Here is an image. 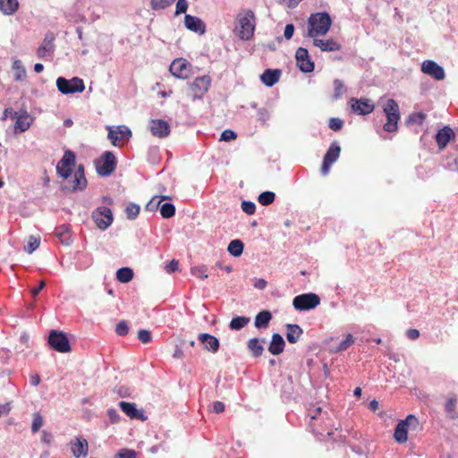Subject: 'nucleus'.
Returning <instances> with one entry per match:
<instances>
[{
	"label": "nucleus",
	"mask_w": 458,
	"mask_h": 458,
	"mask_svg": "<svg viewBox=\"0 0 458 458\" xmlns=\"http://www.w3.org/2000/svg\"><path fill=\"white\" fill-rule=\"evenodd\" d=\"M383 111L386 116V122L383 126L384 131L394 132L398 130V122L401 119L400 108L397 102L389 98L383 106Z\"/></svg>",
	"instance_id": "f257e3e1"
},
{
	"label": "nucleus",
	"mask_w": 458,
	"mask_h": 458,
	"mask_svg": "<svg viewBox=\"0 0 458 458\" xmlns=\"http://www.w3.org/2000/svg\"><path fill=\"white\" fill-rule=\"evenodd\" d=\"M211 84V79L208 75L197 77L192 82L188 84V97L195 101L200 99L208 92Z\"/></svg>",
	"instance_id": "f03ea898"
},
{
	"label": "nucleus",
	"mask_w": 458,
	"mask_h": 458,
	"mask_svg": "<svg viewBox=\"0 0 458 458\" xmlns=\"http://www.w3.org/2000/svg\"><path fill=\"white\" fill-rule=\"evenodd\" d=\"M328 30H308L307 37L313 39V45L322 51H336L341 48L340 44L332 38H326Z\"/></svg>",
	"instance_id": "7ed1b4c3"
},
{
	"label": "nucleus",
	"mask_w": 458,
	"mask_h": 458,
	"mask_svg": "<svg viewBox=\"0 0 458 458\" xmlns=\"http://www.w3.org/2000/svg\"><path fill=\"white\" fill-rule=\"evenodd\" d=\"M418 427V419L412 414L408 415L405 420L396 425L394 434V440L399 444L405 443L408 440V429H416Z\"/></svg>",
	"instance_id": "20e7f679"
},
{
	"label": "nucleus",
	"mask_w": 458,
	"mask_h": 458,
	"mask_svg": "<svg viewBox=\"0 0 458 458\" xmlns=\"http://www.w3.org/2000/svg\"><path fill=\"white\" fill-rule=\"evenodd\" d=\"M56 87L58 90L64 95L81 93L85 89V84L82 79L73 77L71 80H67L64 77H59L56 80Z\"/></svg>",
	"instance_id": "39448f33"
},
{
	"label": "nucleus",
	"mask_w": 458,
	"mask_h": 458,
	"mask_svg": "<svg viewBox=\"0 0 458 458\" xmlns=\"http://www.w3.org/2000/svg\"><path fill=\"white\" fill-rule=\"evenodd\" d=\"M96 170L101 176L110 175L116 167V158L110 151H106L98 160L95 161Z\"/></svg>",
	"instance_id": "423d86ee"
},
{
	"label": "nucleus",
	"mask_w": 458,
	"mask_h": 458,
	"mask_svg": "<svg viewBox=\"0 0 458 458\" xmlns=\"http://www.w3.org/2000/svg\"><path fill=\"white\" fill-rule=\"evenodd\" d=\"M75 166V155L71 150H66L56 165V172L60 177L68 180Z\"/></svg>",
	"instance_id": "0eeeda50"
},
{
	"label": "nucleus",
	"mask_w": 458,
	"mask_h": 458,
	"mask_svg": "<svg viewBox=\"0 0 458 458\" xmlns=\"http://www.w3.org/2000/svg\"><path fill=\"white\" fill-rule=\"evenodd\" d=\"M320 303V298L316 293H303L294 297L293 305L297 310H309Z\"/></svg>",
	"instance_id": "6e6552de"
},
{
	"label": "nucleus",
	"mask_w": 458,
	"mask_h": 458,
	"mask_svg": "<svg viewBox=\"0 0 458 458\" xmlns=\"http://www.w3.org/2000/svg\"><path fill=\"white\" fill-rule=\"evenodd\" d=\"M92 219L98 229L106 230L113 223L114 217L109 208L99 207L92 212Z\"/></svg>",
	"instance_id": "1a4fd4ad"
},
{
	"label": "nucleus",
	"mask_w": 458,
	"mask_h": 458,
	"mask_svg": "<svg viewBox=\"0 0 458 458\" xmlns=\"http://www.w3.org/2000/svg\"><path fill=\"white\" fill-rule=\"evenodd\" d=\"M48 344L59 352H69L71 351L69 340L62 331L52 330L48 336Z\"/></svg>",
	"instance_id": "9d476101"
},
{
	"label": "nucleus",
	"mask_w": 458,
	"mask_h": 458,
	"mask_svg": "<svg viewBox=\"0 0 458 458\" xmlns=\"http://www.w3.org/2000/svg\"><path fill=\"white\" fill-rule=\"evenodd\" d=\"M169 71L173 76L186 80L191 75V64L184 58H177L170 64Z\"/></svg>",
	"instance_id": "9b49d317"
},
{
	"label": "nucleus",
	"mask_w": 458,
	"mask_h": 458,
	"mask_svg": "<svg viewBox=\"0 0 458 458\" xmlns=\"http://www.w3.org/2000/svg\"><path fill=\"white\" fill-rule=\"evenodd\" d=\"M350 107L354 114L360 115H366L374 111L375 105L371 99L369 98H352L349 101Z\"/></svg>",
	"instance_id": "f8f14e48"
},
{
	"label": "nucleus",
	"mask_w": 458,
	"mask_h": 458,
	"mask_svg": "<svg viewBox=\"0 0 458 458\" xmlns=\"http://www.w3.org/2000/svg\"><path fill=\"white\" fill-rule=\"evenodd\" d=\"M341 152V148L335 142L332 143L327 149L323 158L321 166L322 174L326 175L328 174L331 165L338 159Z\"/></svg>",
	"instance_id": "ddd939ff"
},
{
	"label": "nucleus",
	"mask_w": 458,
	"mask_h": 458,
	"mask_svg": "<svg viewBox=\"0 0 458 458\" xmlns=\"http://www.w3.org/2000/svg\"><path fill=\"white\" fill-rule=\"evenodd\" d=\"M131 136V130L124 125L117 126L114 130L108 128V139L115 147L123 145Z\"/></svg>",
	"instance_id": "4468645a"
},
{
	"label": "nucleus",
	"mask_w": 458,
	"mask_h": 458,
	"mask_svg": "<svg viewBox=\"0 0 458 458\" xmlns=\"http://www.w3.org/2000/svg\"><path fill=\"white\" fill-rule=\"evenodd\" d=\"M297 66L303 72H311L314 70V63L310 60L308 50L299 47L295 53Z\"/></svg>",
	"instance_id": "2eb2a0df"
},
{
	"label": "nucleus",
	"mask_w": 458,
	"mask_h": 458,
	"mask_svg": "<svg viewBox=\"0 0 458 458\" xmlns=\"http://www.w3.org/2000/svg\"><path fill=\"white\" fill-rule=\"evenodd\" d=\"M331 18L327 13H317L311 14L309 19V29L325 30L330 29Z\"/></svg>",
	"instance_id": "dca6fc26"
},
{
	"label": "nucleus",
	"mask_w": 458,
	"mask_h": 458,
	"mask_svg": "<svg viewBox=\"0 0 458 458\" xmlns=\"http://www.w3.org/2000/svg\"><path fill=\"white\" fill-rule=\"evenodd\" d=\"M13 119L16 120L14 124L15 132L26 131L29 130L34 120L26 110L20 113H13Z\"/></svg>",
	"instance_id": "f3484780"
},
{
	"label": "nucleus",
	"mask_w": 458,
	"mask_h": 458,
	"mask_svg": "<svg viewBox=\"0 0 458 458\" xmlns=\"http://www.w3.org/2000/svg\"><path fill=\"white\" fill-rule=\"evenodd\" d=\"M149 130L153 136L157 138L167 137L171 132L169 123L162 119H153L149 123Z\"/></svg>",
	"instance_id": "a211bd4d"
},
{
	"label": "nucleus",
	"mask_w": 458,
	"mask_h": 458,
	"mask_svg": "<svg viewBox=\"0 0 458 458\" xmlns=\"http://www.w3.org/2000/svg\"><path fill=\"white\" fill-rule=\"evenodd\" d=\"M71 451L75 458H86L89 452V445L86 439L76 437L70 442Z\"/></svg>",
	"instance_id": "6ab92c4d"
},
{
	"label": "nucleus",
	"mask_w": 458,
	"mask_h": 458,
	"mask_svg": "<svg viewBox=\"0 0 458 458\" xmlns=\"http://www.w3.org/2000/svg\"><path fill=\"white\" fill-rule=\"evenodd\" d=\"M421 71L436 80H443L445 78L444 69L434 61H424L421 65Z\"/></svg>",
	"instance_id": "aec40b11"
},
{
	"label": "nucleus",
	"mask_w": 458,
	"mask_h": 458,
	"mask_svg": "<svg viewBox=\"0 0 458 458\" xmlns=\"http://www.w3.org/2000/svg\"><path fill=\"white\" fill-rule=\"evenodd\" d=\"M119 407L131 420L136 419L141 421L147 420V417L144 415L143 411L138 410L136 404L133 403L122 401L119 403Z\"/></svg>",
	"instance_id": "412c9836"
},
{
	"label": "nucleus",
	"mask_w": 458,
	"mask_h": 458,
	"mask_svg": "<svg viewBox=\"0 0 458 458\" xmlns=\"http://www.w3.org/2000/svg\"><path fill=\"white\" fill-rule=\"evenodd\" d=\"M55 36L53 33H47L45 36V38L40 45V47L38 48L37 55L38 58H45L47 56H49L53 54L55 49L54 45Z\"/></svg>",
	"instance_id": "4be33fe9"
},
{
	"label": "nucleus",
	"mask_w": 458,
	"mask_h": 458,
	"mask_svg": "<svg viewBox=\"0 0 458 458\" xmlns=\"http://www.w3.org/2000/svg\"><path fill=\"white\" fill-rule=\"evenodd\" d=\"M454 136L455 134L451 127L445 126L440 129L436 134V141L439 149H444Z\"/></svg>",
	"instance_id": "5701e85b"
},
{
	"label": "nucleus",
	"mask_w": 458,
	"mask_h": 458,
	"mask_svg": "<svg viewBox=\"0 0 458 458\" xmlns=\"http://www.w3.org/2000/svg\"><path fill=\"white\" fill-rule=\"evenodd\" d=\"M87 186V180L84 175V167L80 165L74 172L72 185L69 189L72 191L84 190Z\"/></svg>",
	"instance_id": "b1692460"
},
{
	"label": "nucleus",
	"mask_w": 458,
	"mask_h": 458,
	"mask_svg": "<svg viewBox=\"0 0 458 458\" xmlns=\"http://www.w3.org/2000/svg\"><path fill=\"white\" fill-rule=\"evenodd\" d=\"M237 23L241 29H255L256 21L254 13L250 10L240 13L237 16Z\"/></svg>",
	"instance_id": "393cba45"
},
{
	"label": "nucleus",
	"mask_w": 458,
	"mask_h": 458,
	"mask_svg": "<svg viewBox=\"0 0 458 458\" xmlns=\"http://www.w3.org/2000/svg\"><path fill=\"white\" fill-rule=\"evenodd\" d=\"M281 74L282 72L279 69H267L261 74L260 81L267 87H272L278 82Z\"/></svg>",
	"instance_id": "a878e982"
},
{
	"label": "nucleus",
	"mask_w": 458,
	"mask_h": 458,
	"mask_svg": "<svg viewBox=\"0 0 458 458\" xmlns=\"http://www.w3.org/2000/svg\"><path fill=\"white\" fill-rule=\"evenodd\" d=\"M284 346L285 343L282 335L278 333L273 334L268 352L273 355H279L284 352Z\"/></svg>",
	"instance_id": "bb28decb"
},
{
	"label": "nucleus",
	"mask_w": 458,
	"mask_h": 458,
	"mask_svg": "<svg viewBox=\"0 0 458 458\" xmlns=\"http://www.w3.org/2000/svg\"><path fill=\"white\" fill-rule=\"evenodd\" d=\"M199 340L205 345V348L209 352H216L219 349V341L214 335L202 333L199 335Z\"/></svg>",
	"instance_id": "cd10ccee"
},
{
	"label": "nucleus",
	"mask_w": 458,
	"mask_h": 458,
	"mask_svg": "<svg viewBox=\"0 0 458 458\" xmlns=\"http://www.w3.org/2000/svg\"><path fill=\"white\" fill-rule=\"evenodd\" d=\"M303 334L302 328L297 324L286 325V339L290 344H296L301 335Z\"/></svg>",
	"instance_id": "c85d7f7f"
},
{
	"label": "nucleus",
	"mask_w": 458,
	"mask_h": 458,
	"mask_svg": "<svg viewBox=\"0 0 458 458\" xmlns=\"http://www.w3.org/2000/svg\"><path fill=\"white\" fill-rule=\"evenodd\" d=\"M55 235L64 245H70L72 242L70 228L66 225L57 226L55 230Z\"/></svg>",
	"instance_id": "c756f323"
},
{
	"label": "nucleus",
	"mask_w": 458,
	"mask_h": 458,
	"mask_svg": "<svg viewBox=\"0 0 458 458\" xmlns=\"http://www.w3.org/2000/svg\"><path fill=\"white\" fill-rule=\"evenodd\" d=\"M265 342H266V340L264 338L263 339L251 338L248 341V343H247L248 349L250 350V352H251V354L254 357H259L262 355V353L264 352V347L262 345V343H265Z\"/></svg>",
	"instance_id": "7c9ffc66"
},
{
	"label": "nucleus",
	"mask_w": 458,
	"mask_h": 458,
	"mask_svg": "<svg viewBox=\"0 0 458 458\" xmlns=\"http://www.w3.org/2000/svg\"><path fill=\"white\" fill-rule=\"evenodd\" d=\"M456 403V395L453 394L448 397L445 403V411L447 413L448 417L453 420L458 418V413L455 411Z\"/></svg>",
	"instance_id": "2f4dec72"
},
{
	"label": "nucleus",
	"mask_w": 458,
	"mask_h": 458,
	"mask_svg": "<svg viewBox=\"0 0 458 458\" xmlns=\"http://www.w3.org/2000/svg\"><path fill=\"white\" fill-rule=\"evenodd\" d=\"M272 319L271 312L268 310H263L257 314L255 317V327L258 328L267 327Z\"/></svg>",
	"instance_id": "473e14b6"
},
{
	"label": "nucleus",
	"mask_w": 458,
	"mask_h": 458,
	"mask_svg": "<svg viewBox=\"0 0 458 458\" xmlns=\"http://www.w3.org/2000/svg\"><path fill=\"white\" fill-rule=\"evenodd\" d=\"M322 410L320 407H317L315 409H310L309 410V416L310 419V421L309 422V427L312 430L313 433L316 435H323V432L319 431L315 424V420L318 419V417L321 416Z\"/></svg>",
	"instance_id": "72a5a7b5"
},
{
	"label": "nucleus",
	"mask_w": 458,
	"mask_h": 458,
	"mask_svg": "<svg viewBox=\"0 0 458 458\" xmlns=\"http://www.w3.org/2000/svg\"><path fill=\"white\" fill-rule=\"evenodd\" d=\"M19 7L18 0H0V10L4 14L14 13Z\"/></svg>",
	"instance_id": "f704fd0d"
},
{
	"label": "nucleus",
	"mask_w": 458,
	"mask_h": 458,
	"mask_svg": "<svg viewBox=\"0 0 458 458\" xmlns=\"http://www.w3.org/2000/svg\"><path fill=\"white\" fill-rule=\"evenodd\" d=\"M16 81H22L26 78V70L21 60H14L12 65Z\"/></svg>",
	"instance_id": "c9c22d12"
},
{
	"label": "nucleus",
	"mask_w": 458,
	"mask_h": 458,
	"mask_svg": "<svg viewBox=\"0 0 458 458\" xmlns=\"http://www.w3.org/2000/svg\"><path fill=\"white\" fill-rule=\"evenodd\" d=\"M184 24L187 29H205L206 27L199 18L189 14L185 15Z\"/></svg>",
	"instance_id": "e433bc0d"
},
{
	"label": "nucleus",
	"mask_w": 458,
	"mask_h": 458,
	"mask_svg": "<svg viewBox=\"0 0 458 458\" xmlns=\"http://www.w3.org/2000/svg\"><path fill=\"white\" fill-rule=\"evenodd\" d=\"M243 242L241 241V240H233L228 247H227V250L228 252L233 255V257H239L242 255V251H243Z\"/></svg>",
	"instance_id": "4c0bfd02"
},
{
	"label": "nucleus",
	"mask_w": 458,
	"mask_h": 458,
	"mask_svg": "<svg viewBox=\"0 0 458 458\" xmlns=\"http://www.w3.org/2000/svg\"><path fill=\"white\" fill-rule=\"evenodd\" d=\"M133 277V271L130 267L119 268L116 272V278L121 283H128Z\"/></svg>",
	"instance_id": "58836bf2"
},
{
	"label": "nucleus",
	"mask_w": 458,
	"mask_h": 458,
	"mask_svg": "<svg viewBox=\"0 0 458 458\" xmlns=\"http://www.w3.org/2000/svg\"><path fill=\"white\" fill-rule=\"evenodd\" d=\"M250 322V318L247 317H235L230 321L229 327L233 330H241Z\"/></svg>",
	"instance_id": "ea45409f"
},
{
	"label": "nucleus",
	"mask_w": 458,
	"mask_h": 458,
	"mask_svg": "<svg viewBox=\"0 0 458 458\" xmlns=\"http://www.w3.org/2000/svg\"><path fill=\"white\" fill-rule=\"evenodd\" d=\"M170 199L168 196H154L147 204H146V210L148 211H155L158 208H160L161 202L165 199Z\"/></svg>",
	"instance_id": "a19ab883"
},
{
	"label": "nucleus",
	"mask_w": 458,
	"mask_h": 458,
	"mask_svg": "<svg viewBox=\"0 0 458 458\" xmlns=\"http://www.w3.org/2000/svg\"><path fill=\"white\" fill-rule=\"evenodd\" d=\"M276 195L272 191H264L259 194L258 200L262 206H268L275 201Z\"/></svg>",
	"instance_id": "79ce46f5"
},
{
	"label": "nucleus",
	"mask_w": 458,
	"mask_h": 458,
	"mask_svg": "<svg viewBox=\"0 0 458 458\" xmlns=\"http://www.w3.org/2000/svg\"><path fill=\"white\" fill-rule=\"evenodd\" d=\"M160 214L164 218H170L175 214V207L172 203H164L160 206Z\"/></svg>",
	"instance_id": "37998d69"
},
{
	"label": "nucleus",
	"mask_w": 458,
	"mask_h": 458,
	"mask_svg": "<svg viewBox=\"0 0 458 458\" xmlns=\"http://www.w3.org/2000/svg\"><path fill=\"white\" fill-rule=\"evenodd\" d=\"M354 343V337L352 334H348L344 340H343L335 349V352L345 351Z\"/></svg>",
	"instance_id": "c03bdc74"
},
{
	"label": "nucleus",
	"mask_w": 458,
	"mask_h": 458,
	"mask_svg": "<svg viewBox=\"0 0 458 458\" xmlns=\"http://www.w3.org/2000/svg\"><path fill=\"white\" fill-rule=\"evenodd\" d=\"M140 210V208L139 205L135 203H129L125 208L127 218L135 219L138 216Z\"/></svg>",
	"instance_id": "a18cd8bd"
},
{
	"label": "nucleus",
	"mask_w": 458,
	"mask_h": 458,
	"mask_svg": "<svg viewBox=\"0 0 458 458\" xmlns=\"http://www.w3.org/2000/svg\"><path fill=\"white\" fill-rule=\"evenodd\" d=\"M39 243H40V238L31 235L29 237L28 243L24 247V250L26 252L30 254L38 248Z\"/></svg>",
	"instance_id": "49530a36"
},
{
	"label": "nucleus",
	"mask_w": 458,
	"mask_h": 458,
	"mask_svg": "<svg viewBox=\"0 0 458 458\" xmlns=\"http://www.w3.org/2000/svg\"><path fill=\"white\" fill-rule=\"evenodd\" d=\"M175 0H151L150 4L154 10H162L174 4Z\"/></svg>",
	"instance_id": "de8ad7c7"
},
{
	"label": "nucleus",
	"mask_w": 458,
	"mask_h": 458,
	"mask_svg": "<svg viewBox=\"0 0 458 458\" xmlns=\"http://www.w3.org/2000/svg\"><path fill=\"white\" fill-rule=\"evenodd\" d=\"M191 274L200 279L208 278V267L205 265L194 267L191 268Z\"/></svg>",
	"instance_id": "09e8293b"
},
{
	"label": "nucleus",
	"mask_w": 458,
	"mask_h": 458,
	"mask_svg": "<svg viewBox=\"0 0 458 458\" xmlns=\"http://www.w3.org/2000/svg\"><path fill=\"white\" fill-rule=\"evenodd\" d=\"M43 425V418L38 412L33 413V421L31 430L33 433L38 432Z\"/></svg>",
	"instance_id": "8fccbe9b"
},
{
	"label": "nucleus",
	"mask_w": 458,
	"mask_h": 458,
	"mask_svg": "<svg viewBox=\"0 0 458 458\" xmlns=\"http://www.w3.org/2000/svg\"><path fill=\"white\" fill-rule=\"evenodd\" d=\"M138 339L140 342L145 344L150 343L152 340L151 332L147 329H140L138 332Z\"/></svg>",
	"instance_id": "3c124183"
},
{
	"label": "nucleus",
	"mask_w": 458,
	"mask_h": 458,
	"mask_svg": "<svg viewBox=\"0 0 458 458\" xmlns=\"http://www.w3.org/2000/svg\"><path fill=\"white\" fill-rule=\"evenodd\" d=\"M345 90L344 85L342 81L336 79L334 81V97L335 98H340Z\"/></svg>",
	"instance_id": "603ef678"
},
{
	"label": "nucleus",
	"mask_w": 458,
	"mask_h": 458,
	"mask_svg": "<svg viewBox=\"0 0 458 458\" xmlns=\"http://www.w3.org/2000/svg\"><path fill=\"white\" fill-rule=\"evenodd\" d=\"M426 114L424 113L419 112V113H413L410 115L408 122L409 123H415L418 124H422V123L426 119Z\"/></svg>",
	"instance_id": "864d4df0"
},
{
	"label": "nucleus",
	"mask_w": 458,
	"mask_h": 458,
	"mask_svg": "<svg viewBox=\"0 0 458 458\" xmlns=\"http://www.w3.org/2000/svg\"><path fill=\"white\" fill-rule=\"evenodd\" d=\"M129 332V327L126 323V321L123 320L120 321L115 327V333L120 336H124Z\"/></svg>",
	"instance_id": "5fc2aeb1"
},
{
	"label": "nucleus",
	"mask_w": 458,
	"mask_h": 458,
	"mask_svg": "<svg viewBox=\"0 0 458 458\" xmlns=\"http://www.w3.org/2000/svg\"><path fill=\"white\" fill-rule=\"evenodd\" d=\"M242 209L248 215H253L256 211V205L251 201L243 200Z\"/></svg>",
	"instance_id": "6e6d98bb"
},
{
	"label": "nucleus",
	"mask_w": 458,
	"mask_h": 458,
	"mask_svg": "<svg viewBox=\"0 0 458 458\" xmlns=\"http://www.w3.org/2000/svg\"><path fill=\"white\" fill-rule=\"evenodd\" d=\"M236 138L237 134L233 131L227 129L222 132L220 136V140L230 141L235 140Z\"/></svg>",
	"instance_id": "4d7b16f0"
},
{
	"label": "nucleus",
	"mask_w": 458,
	"mask_h": 458,
	"mask_svg": "<svg viewBox=\"0 0 458 458\" xmlns=\"http://www.w3.org/2000/svg\"><path fill=\"white\" fill-rule=\"evenodd\" d=\"M117 456L119 458H136L137 453L131 449H122L118 452Z\"/></svg>",
	"instance_id": "13d9d810"
},
{
	"label": "nucleus",
	"mask_w": 458,
	"mask_h": 458,
	"mask_svg": "<svg viewBox=\"0 0 458 458\" xmlns=\"http://www.w3.org/2000/svg\"><path fill=\"white\" fill-rule=\"evenodd\" d=\"M329 127L335 131H339L343 127V121L339 118H331L329 120Z\"/></svg>",
	"instance_id": "bf43d9fd"
},
{
	"label": "nucleus",
	"mask_w": 458,
	"mask_h": 458,
	"mask_svg": "<svg viewBox=\"0 0 458 458\" xmlns=\"http://www.w3.org/2000/svg\"><path fill=\"white\" fill-rule=\"evenodd\" d=\"M188 8V2L187 0H177L176 3V14L184 13L187 11Z\"/></svg>",
	"instance_id": "052dcab7"
},
{
	"label": "nucleus",
	"mask_w": 458,
	"mask_h": 458,
	"mask_svg": "<svg viewBox=\"0 0 458 458\" xmlns=\"http://www.w3.org/2000/svg\"><path fill=\"white\" fill-rule=\"evenodd\" d=\"M236 32L237 37L242 39L249 40L253 37L254 30H233Z\"/></svg>",
	"instance_id": "680f3d73"
},
{
	"label": "nucleus",
	"mask_w": 458,
	"mask_h": 458,
	"mask_svg": "<svg viewBox=\"0 0 458 458\" xmlns=\"http://www.w3.org/2000/svg\"><path fill=\"white\" fill-rule=\"evenodd\" d=\"M179 268V263L177 260L175 259H173L172 261H170L166 266H165V271L168 273V274H172L175 271H177Z\"/></svg>",
	"instance_id": "e2e57ef3"
},
{
	"label": "nucleus",
	"mask_w": 458,
	"mask_h": 458,
	"mask_svg": "<svg viewBox=\"0 0 458 458\" xmlns=\"http://www.w3.org/2000/svg\"><path fill=\"white\" fill-rule=\"evenodd\" d=\"M107 414L109 416L111 423H117L119 421L120 416L115 409H109L107 411Z\"/></svg>",
	"instance_id": "0e129e2a"
},
{
	"label": "nucleus",
	"mask_w": 458,
	"mask_h": 458,
	"mask_svg": "<svg viewBox=\"0 0 458 458\" xmlns=\"http://www.w3.org/2000/svg\"><path fill=\"white\" fill-rule=\"evenodd\" d=\"M225 411V404L222 402L216 401L212 404V411L221 413Z\"/></svg>",
	"instance_id": "69168bd1"
},
{
	"label": "nucleus",
	"mask_w": 458,
	"mask_h": 458,
	"mask_svg": "<svg viewBox=\"0 0 458 458\" xmlns=\"http://www.w3.org/2000/svg\"><path fill=\"white\" fill-rule=\"evenodd\" d=\"M406 335L411 340H416L420 337V331L418 329L411 328L407 330Z\"/></svg>",
	"instance_id": "338daca9"
},
{
	"label": "nucleus",
	"mask_w": 458,
	"mask_h": 458,
	"mask_svg": "<svg viewBox=\"0 0 458 458\" xmlns=\"http://www.w3.org/2000/svg\"><path fill=\"white\" fill-rule=\"evenodd\" d=\"M45 284H46L45 282L42 280V281H40L38 287L31 289L30 292H31L32 296L36 297L38 294V293L45 287Z\"/></svg>",
	"instance_id": "774afa93"
}]
</instances>
